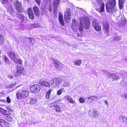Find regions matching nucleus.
Instances as JSON below:
<instances>
[{"instance_id":"4468645a","label":"nucleus","mask_w":127,"mask_h":127,"mask_svg":"<svg viewBox=\"0 0 127 127\" xmlns=\"http://www.w3.org/2000/svg\"><path fill=\"white\" fill-rule=\"evenodd\" d=\"M27 12L29 19L32 20H33L34 18V16L32 9L30 7L28 8Z\"/></svg>"},{"instance_id":"79ce46f5","label":"nucleus","mask_w":127,"mask_h":127,"mask_svg":"<svg viewBox=\"0 0 127 127\" xmlns=\"http://www.w3.org/2000/svg\"><path fill=\"white\" fill-rule=\"evenodd\" d=\"M0 102L4 103L6 102V100L4 99H0Z\"/></svg>"},{"instance_id":"de8ad7c7","label":"nucleus","mask_w":127,"mask_h":127,"mask_svg":"<svg viewBox=\"0 0 127 127\" xmlns=\"http://www.w3.org/2000/svg\"><path fill=\"white\" fill-rule=\"evenodd\" d=\"M20 86H21V85H20L19 86L18 85V86L17 87H19Z\"/></svg>"},{"instance_id":"c756f323","label":"nucleus","mask_w":127,"mask_h":127,"mask_svg":"<svg viewBox=\"0 0 127 127\" xmlns=\"http://www.w3.org/2000/svg\"><path fill=\"white\" fill-rule=\"evenodd\" d=\"M23 70V68L22 67L17 66V71L20 73V74H21Z\"/></svg>"},{"instance_id":"412c9836","label":"nucleus","mask_w":127,"mask_h":127,"mask_svg":"<svg viewBox=\"0 0 127 127\" xmlns=\"http://www.w3.org/2000/svg\"><path fill=\"white\" fill-rule=\"evenodd\" d=\"M64 98L67 100L70 103H71L73 104H76L75 101L70 97V96L68 95H65L64 97Z\"/></svg>"},{"instance_id":"6e6552de","label":"nucleus","mask_w":127,"mask_h":127,"mask_svg":"<svg viewBox=\"0 0 127 127\" xmlns=\"http://www.w3.org/2000/svg\"><path fill=\"white\" fill-rule=\"evenodd\" d=\"M15 8L18 12H21L23 9L22 7V4L21 2L18 0L15 1L14 4Z\"/></svg>"},{"instance_id":"bb28decb","label":"nucleus","mask_w":127,"mask_h":127,"mask_svg":"<svg viewBox=\"0 0 127 127\" xmlns=\"http://www.w3.org/2000/svg\"><path fill=\"white\" fill-rule=\"evenodd\" d=\"M79 30L80 32H82L83 31V24L82 22H80L78 25Z\"/></svg>"},{"instance_id":"5701e85b","label":"nucleus","mask_w":127,"mask_h":127,"mask_svg":"<svg viewBox=\"0 0 127 127\" xmlns=\"http://www.w3.org/2000/svg\"><path fill=\"white\" fill-rule=\"evenodd\" d=\"M28 100L29 101L28 103L31 105L34 104L37 101L36 98L32 97L29 98L28 99Z\"/></svg>"},{"instance_id":"2f4dec72","label":"nucleus","mask_w":127,"mask_h":127,"mask_svg":"<svg viewBox=\"0 0 127 127\" xmlns=\"http://www.w3.org/2000/svg\"><path fill=\"white\" fill-rule=\"evenodd\" d=\"M55 2L53 3V4L55 6H58L59 3L60 2V0H55Z\"/></svg>"},{"instance_id":"c9c22d12","label":"nucleus","mask_w":127,"mask_h":127,"mask_svg":"<svg viewBox=\"0 0 127 127\" xmlns=\"http://www.w3.org/2000/svg\"><path fill=\"white\" fill-rule=\"evenodd\" d=\"M20 74L18 72H17V71L15 72L14 73L13 75L17 77Z\"/></svg>"},{"instance_id":"aec40b11","label":"nucleus","mask_w":127,"mask_h":127,"mask_svg":"<svg viewBox=\"0 0 127 127\" xmlns=\"http://www.w3.org/2000/svg\"><path fill=\"white\" fill-rule=\"evenodd\" d=\"M87 101L89 103H91L94 101H95L97 99V97L95 96H93L89 97L88 98Z\"/></svg>"},{"instance_id":"f704fd0d","label":"nucleus","mask_w":127,"mask_h":127,"mask_svg":"<svg viewBox=\"0 0 127 127\" xmlns=\"http://www.w3.org/2000/svg\"><path fill=\"white\" fill-rule=\"evenodd\" d=\"M80 102L81 103H84L85 101V100L84 98L80 97L79 99Z\"/></svg>"},{"instance_id":"393cba45","label":"nucleus","mask_w":127,"mask_h":127,"mask_svg":"<svg viewBox=\"0 0 127 127\" xmlns=\"http://www.w3.org/2000/svg\"><path fill=\"white\" fill-rule=\"evenodd\" d=\"M17 16L18 19L21 22H23L24 21L25 18L23 14H19L18 13Z\"/></svg>"},{"instance_id":"9b49d317","label":"nucleus","mask_w":127,"mask_h":127,"mask_svg":"<svg viewBox=\"0 0 127 127\" xmlns=\"http://www.w3.org/2000/svg\"><path fill=\"white\" fill-rule=\"evenodd\" d=\"M53 64L56 69L59 71L62 70L64 67V65L59 61H54Z\"/></svg>"},{"instance_id":"f03ea898","label":"nucleus","mask_w":127,"mask_h":127,"mask_svg":"<svg viewBox=\"0 0 127 127\" xmlns=\"http://www.w3.org/2000/svg\"><path fill=\"white\" fill-rule=\"evenodd\" d=\"M96 3L94 5L96 10L100 12H103L104 10L105 5L102 0H96Z\"/></svg>"},{"instance_id":"a19ab883","label":"nucleus","mask_w":127,"mask_h":127,"mask_svg":"<svg viewBox=\"0 0 127 127\" xmlns=\"http://www.w3.org/2000/svg\"><path fill=\"white\" fill-rule=\"evenodd\" d=\"M1 2L3 4H4L5 3L7 2H8V0H1Z\"/></svg>"},{"instance_id":"4c0bfd02","label":"nucleus","mask_w":127,"mask_h":127,"mask_svg":"<svg viewBox=\"0 0 127 127\" xmlns=\"http://www.w3.org/2000/svg\"><path fill=\"white\" fill-rule=\"evenodd\" d=\"M6 101L7 103H10L11 102V100L9 96L6 97Z\"/></svg>"},{"instance_id":"39448f33","label":"nucleus","mask_w":127,"mask_h":127,"mask_svg":"<svg viewBox=\"0 0 127 127\" xmlns=\"http://www.w3.org/2000/svg\"><path fill=\"white\" fill-rule=\"evenodd\" d=\"M60 103V101H56L52 103V105L50 107V108L53 107L52 109L53 111L57 112L60 113L61 112V108L59 105Z\"/></svg>"},{"instance_id":"f3484780","label":"nucleus","mask_w":127,"mask_h":127,"mask_svg":"<svg viewBox=\"0 0 127 127\" xmlns=\"http://www.w3.org/2000/svg\"><path fill=\"white\" fill-rule=\"evenodd\" d=\"M0 125L1 127H10L9 124L4 120L0 119Z\"/></svg>"},{"instance_id":"c03bdc74","label":"nucleus","mask_w":127,"mask_h":127,"mask_svg":"<svg viewBox=\"0 0 127 127\" xmlns=\"http://www.w3.org/2000/svg\"><path fill=\"white\" fill-rule=\"evenodd\" d=\"M5 95L3 93H0V96L1 97V96H3Z\"/></svg>"},{"instance_id":"37998d69","label":"nucleus","mask_w":127,"mask_h":127,"mask_svg":"<svg viewBox=\"0 0 127 127\" xmlns=\"http://www.w3.org/2000/svg\"><path fill=\"white\" fill-rule=\"evenodd\" d=\"M8 77L9 78H10V79H12L13 78V76L12 75H11V74H9L8 75Z\"/></svg>"},{"instance_id":"6ab92c4d","label":"nucleus","mask_w":127,"mask_h":127,"mask_svg":"<svg viewBox=\"0 0 127 127\" xmlns=\"http://www.w3.org/2000/svg\"><path fill=\"white\" fill-rule=\"evenodd\" d=\"M39 84L42 86H44L46 87L49 88L50 86V83L48 82L45 80L39 83Z\"/></svg>"},{"instance_id":"09e8293b","label":"nucleus","mask_w":127,"mask_h":127,"mask_svg":"<svg viewBox=\"0 0 127 127\" xmlns=\"http://www.w3.org/2000/svg\"><path fill=\"white\" fill-rule=\"evenodd\" d=\"M49 1H50L51 0H49Z\"/></svg>"},{"instance_id":"4be33fe9","label":"nucleus","mask_w":127,"mask_h":127,"mask_svg":"<svg viewBox=\"0 0 127 127\" xmlns=\"http://www.w3.org/2000/svg\"><path fill=\"white\" fill-rule=\"evenodd\" d=\"M59 20L61 25L64 26V23L63 19V15L61 13H60L59 14Z\"/></svg>"},{"instance_id":"2eb2a0df","label":"nucleus","mask_w":127,"mask_h":127,"mask_svg":"<svg viewBox=\"0 0 127 127\" xmlns=\"http://www.w3.org/2000/svg\"><path fill=\"white\" fill-rule=\"evenodd\" d=\"M83 23L84 25V28L85 29H88L90 27V21L89 19L86 18L83 19Z\"/></svg>"},{"instance_id":"a211bd4d","label":"nucleus","mask_w":127,"mask_h":127,"mask_svg":"<svg viewBox=\"0 0 127 127\" xmlns=\"http://www.w3.org/2000/svg\"><path fill=\"white\" fill-rule=\"evenodd\" d=\"M33 10L35 15L39 17L40 15V11L39 8L36 6H34Z\"/></svg>"},{"instance_id":"473e14b6","label":"nucleus","mask_w":127,"mask_h":127,"mask_svg":"<svg viewBox=\"0 0 127 127\" xmlns=\"http://www.w3.org/2000/svg\"><path fill=\"white\" fill-rule=\"evenodd\" d=\"M4 39L1 34L0 35V44H2L4 42Z\"/></svg>"},{"instance_id":"a18cd8bd","label":"nucleus","mask_w":127,"mask_h":127,"mask_svg":"<svg viewBox=\"0 0 127 127\" xmlns=\"http://www.w3.org/2000/svg\"><path fill=\"white\" fill-rule=\"evenodd\" d=\"M123 0H119V3H123Z\"/></svg>"},{"instance_id":"ea45409f","label":"nucleus","mask_w":127,"mask_h":127,"mask_svg":"<svg viewBox=\"0 0 127 127\" xmlns=\"http://www.w3.org/2000/svg\"><path fill=\"white\" fill-rule=\"evenodd\" d=\"M36 2L38 5H39L40 4L41 0H34Z\"/></svg>"},{"instance_id":"a878e982","label":"nucleus","mask_w":127,"mask_h":127,"mask_svg":"<svg viewBox=\"0 0 127 127\" xmlns=\"http://www.w3.org/2000/svg\"><path fill=\"white\" fill-rule=\"evenodd\" d=\"M82 61L81 60H78L74 61V64L77 66H80L82 63Z\"/></svg>"},{"instance_id":"e433bc0d","label":"nucleus","mask_w":127,"mask_h":127,"mask_svg":"<svg viewBox=\"0 0 127 127\" xmlns=\"http://www.w3.org/2000/svg\"><path fill=\"white\" fill-rule=\"evenodd\" d=\"M81 32L80 33H77V36L78 37H82L83 36V33L82 32Z\"/></svg>"},{"instance_id":"0eeeda50","label":"nucleus","mask_w":127,"mask_h":127,"mask_svg":"<svg viewBox=\"0 0 127 127\" xmlns=\"http://www.w3.org/2000/svg\"><path fill=\"white\" fill-rule=\"evenodd\" d=\"M71 14L70 9L69 8L66 9L64 12V17L65 21L66 23L69 22L71 20Z\"/></svg>"},{"instance_id":"b1692460","label":"nucleus","mask_w":127,"mask_h":127,"mask_svg":"<svg viewBox=\"0 0 127 127\" xmlns=\"http://www.w3.org/2000/svg\"><path fill=\"white\" fill-rule=\"evenodd\" d=\"M119 119L123 123L126 124L127 123V117H126L121 115L119 116Z\"/></svg>"},{"instance_id":"49530a36","label":"nucleus","mask_w":127,"mask_h":127,"mask_svg":"<svg viewBox=\"0 0 127 127\" xmlns=\"http://www.w3.org/2000/svg\"><path fill=\"white\" fill-rule=\"evenodd\" d=\"M104 102H105V104H106L107 105H108V102L106 100H105V101H104Z\"/></svg>"},{"instance_id":"c85d7f7f","label":"nucleus","mask_w":127,"mask_h":127,"mask_svg":"<svg viewBox=\"0 0 127 127\" xmlns=\"http://www.w3.org/2000/svg\"><path fill=\"white\" fill-rule=\"evenodd\" d=\"M52 90V89H49L48 91L47 92L45 96L48 99H49V98L50 95Z\"/></svg>"},{"instance_id":"cd10ccee","label":"nucleus","mask_w":127,"mask_h":127,"mask_svg":"<svg viewBox=\"0 0 127 127\" xmlns=\"http://www.w3.org/2000/svg\"><path fill=\"white\" fill-rule=\"evenodd\" d=\"M3 59L4 60L5 63L8 64H10V61L9 60L8 58L6 56L4 55L3 56Z\"/></svg>"},{"instance_id":"58836bf2","label":"nucleus","mask_w":127,"mask_h":127,"mask_svg":"<svg viewBox=\"0 0 127 127\" xmlns=\"http://www.w3.org/2000/svg\"><path fill=\"white\" fill-rule=\"evenodd\" d=\"M123 3H119V8L120 9V10L122 9L123 8Z\"/></svg>"},{"instance_id":"dca6fc26","label":"nucleus","mask_w":127,"mask_h":127,"mask_svg":"<svg viewBox=\"0 0 127 127\" xmlns=\"http://www.w3.org/2000/svg\"><path fill=\"white\" fill-rule=\"evenodd\" d=\"M88 114L90 116L94 117H96L98 115L97 111L94 109L90 110L88 112Z\"/></svg>"},{"instance_id":"7c9ffc66","label":"nucleus","mask_w":127,"mask_h":127,"mask_svg":"<svg viewBox=\"0 0 127 127\" xmlns=\"http://www.w3.org/2000/svg\"><path fill=\"white\" fill-rule=\"evenodd\" d=\"M17 84L16 82H14L13 83H12L8 86L7 87L8 88L11 89L15 87L16 85Z\"/></svg>"},{"instance_id":"9d476101","label":"nucleus","mask_w":127,"mask_h":127,"mask_svg":"<svg viewBox=\"0 0 127 127\" xmlns=\"http://www.w3.org/2000/svg\"><path fill=\"white\" fill-rule=\"evenodd\" d=\"M40 87L38 84L33 85L30 88L31 91L33 93H36L38 92L40 90Z\"/></svg>"},{"instance_id":"ddd939ff","label":"nucleus","mask_w":127,"mask_h":127,"mask_svg":"<svg viewBox=\"0 0 127 127\" xmlns=\"http://www.w3.org/2000/svg\"><path fill=\"white\" fill-rule=\"evenodd\" d=\"M103 29L105 33H108L109 31V23L106 22H104L102 24Z\"/></svg>"},{"instance_id":"f8f14e48","label":"nucleus","mask_w":127,"mask_h":127,"mask_svg":"<svg viewBox=\"0 0 127 127\" xmlns=\"http://www.w3.org/2000/svg\"><path fill=\"white\" fill-rule=\"evenodd\" d=\"M62 81L60 77H56L51 80V84L54 86H57L59 85Z\"/></svg>"},{"instance_id":"1a4fd4ad","label":"nucleus","mask_w":127,"mask_h":127,"mask_svg":"<svg viewBox=\"0 0 127 127\" xmlns=\"http://www.w3.org/2000/svg\"><path fill=\"white\" fill-rule=\"evenodd\" d=\"M92 25L93 28L96 31L99 32L101 30V26L99 23L96 20H94L93 21Z\"/></svg>"},{"instance_id":"72a5a7b5","label":"nucleus","mask_w":127,"mask_h":127,"mask_svg":"<svg viewBox=\"0 0 127 127\" xmlns=\"http://www.w3.org/2000/svg\"><path fill=\"white\" fill-rule=\"evenodd\" d=\"M63 89H60L57 91V95H61L63 92Z\"/></svg>"},{"instance_id":"f257e3e1","label":"nucleus","mask_w":127,"mask_h":127,"mask_svg":"<svg viewBox=\"0 0 127 127\" xmlns=\"http://www.w3.org/2000/svg\"><path fill=\"white\" fill-rule=\"evenodd\" d=\"M8 110H5L2 108H0V112L4 115L6 116V119L8 122H11L13 121L12 117L10 115H11V112H13V110L9 107H6Z\"/></svg>"},{"instance_id":"423d86ee","label":"nucleus","mask_w":127,"mask_h":127,"mask_svg":"<svg viewBox=\"0 0 127 127\" xmlns=\"http://www.w3.org/2000/svg\"><path fill=\"white\" fill-rule=\"evenodd\" d=\"M19 90L18 91V92L16 94L17 97L18 99L26 98L27 97L29 94L28 92L27 91L24 90L21 91Z\"/></svg>"},{"instance_id":"7ed1b4c3","label":"nucleus","mask_w":127,"mask_h":127,"mask_svg":"<svg viewBox=\"0 0 127 127\" xmlns=\"http://www.w3.org/2000/svg\"><path fill=\"white\" fill-rule=\"evenodd\" d=\"M116 4L115 0H109L106 4V7L107 11L109 13L112 11L115 8Z\"/></svg>"},{"instance_id":"20e7f679","label":"nucleus","mask_w":127,"mask_h":127,"mask_svg":"<svg viewBox=\"0 0 127 127\" xmlns=\"http://www.w3.org/2000/svg\"><path fill=\"white\" fill-rule=\"evenodd\" d=\"M8 55L9 57L11 60L13 61L15 63H18L19 64H22V60L20 59H17L14 52H9L8 54Z\"/></svg>"}]
</instances>
